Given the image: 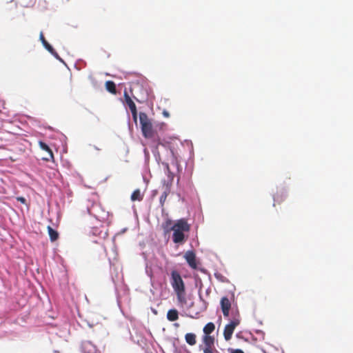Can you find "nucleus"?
Returning a JSON list of instances; mask_svg holds the SVG:
<instances>
[{
	"instance_id": "obj_15",
	"label": "nucleus",
	"mask_w": 353,
	"mask_h": 353,
	"mask_svg": "<svg viewBox=\"0 0 353 353\" xmlns=\"http://www.w3.org/2000/svg\"><path fill=\"white\" fill-rule=\"evenodd\" d=\"M48 234L51 241H55L59 238V233L57 231L54 230L51 226L48 225Z\"/></svg>"
},
{
	"instance_id": "obj_26",
	"label": "nucleus",
	"mask_w": 353,
	"mask_h": 353,
	"mask_svg": "<svg viewBox=\"0 0 353 353\" xmlns=\"http://www.w3.org/2000/svg\"><path fill=\"white\" fill-rule=\"evenodd\" d=\"M163 114L165 117H170V114L168 111L166 110H163Z\"/></svg>"
},
{
	"instance_id": "obj_12",
	"label": "nucleus",
	"mask_w": 353,
	"mask_h": 353,
	"mask_svg": "<svg viewBox=\"0 0 353 353\" xmlns=\"http://www.w3.org/2000/svg\"><path fill=\"white\" fill-rule=\"evenodd\" d=\"M39 39L45 48L52 54H53L55 57L58 58V54L54 51L51 45L46 40L42 32H40Z\"/></svg>"
},
{
	"instance_id": "obj_21",
	"label": "nucleus",
	"mask_w": 353,
	"mask_h": 353,
	"mask_svg": "<svg viewBox=\"0 0 353 353\" xmlns=\"http://www.w3.org/2000/svg\"><path fill=\"white\" fill-rule=\"evenodd\" d=\"M165 168L168 172V181L164 182H170V187L172 186V181L174 179V174L170 171V167L168 163L165 164Z\"/></svg>"
},
{
	"instance_id": "obj_11",
	"label": "nucleus",
	"mask_w": 353,
	"mask_h": 353,
	"mask_svg": "<svg viewBox=\"0 0 353 353\" xmlns=\"http://www.w3.org/2000/svg\"><path fill=\"white\" fill-rule=\"evenodd\" d=\"M163 188H164V191L162 193V194L161 195L160 199H159L160 203H161V206H163V205L166 201L167 196H168V194L170 192V188H171L170 182H163Z\"/></svg>"
},
{
	"instance_id": "obj_13",
	"label": "nucleus",
	"mask_w": 353,
	"mask_h": 353,
	"mask_svg": "<svg viewBox=\"0 0 353 353\" xmlns=\"http://www.w3.org/2000/svg\"><path fill=\"white\" fill-rule=\"evenodd\" d=\"M147 188V183H145V186L141 189L137 188L134 190V201H141L143 198L144 193Z\"/></svg>"
},
{
	"instance_id": "obj_17",
	"label": "nucleus",
	"mask_w": 353,
	"mask_h": 353,
	"mask_svg": "<svg viewBox=\"0 0 353 353\" xmlns=\"http://www.w3.org/2000/svg\"><path fill=\"white\" fill-rule=\"evenodd\" d=\"M185 339L187 343L190 345H194L196 344V335L193 333H188L185 336Z\"/></svg>"
},
{
	"instance_id": "obj_20",
	"label": "nucleus",
	"mask_w": 353,
	"mask_h": 353,
	"mask_svg": "<svg viewBox=\"0 0 353 353\" xmlns=\"http://www.w3.org/2000/svg\"><path fill=\"white\" fill-rule=\"evenodd\" d=\"M39 145L43 150H45L48 152L50 159L54 158L52 150L50 148V147L46 143L40 141L39 142Z\"/></svg>"
},
{
	"instance_id": "obj_18",
	"label": "nucleus",
	"mask_w": 353,
	"mask_h": 353,
	"mask_svg": "<svg viewBox=\"0 0 353 353\" xmlns=\"http://www.w3.org/2000/svg\"><path fill=\"white\" fill-rule=\"evenodd\" d=\"M215 330V325L213 323H208L203 327V332L205 335H210Z\"/></svg>"
},
{
	"instance_id": "obj_27",
	"label": "nucleus",
	"mask_w": 353,
	"mask_h": 353,
	"mask_svg": "<svg viewBox=\"0 0 353 353\" xmlns=\"http://www.w3.org/2000/svg\"><path fill=\"white\" fill-rule=\"evenodd\" d=\"M45 160L48 161L49 159L48 158H45Z\"/></svg>"
},
{
	"instance_id": "obj_1",
	"label": "nucleus",
	"mask_w": 353,
	"mask_h": 353,
	"mask_svg": "<svg viewBox=\"0 0 353 353\" xmlns=\"http://www.w3.org/2000/svg\"><path fill=\"white\" fill-rule=\"evenodd\" d=\"M171 220L166 221L163 226L166 232L173 231L172 240L175 243H182L185 239V232H188L190 229V225L185 219H179L172 227Z\"/></svg>"
},
{
	"instance_id": "obj_19",
	"label": "nucleus",
	"mask_w": 353,
	"mask_h": 353,
	"mask_svg": "<svg viewBox=\"0 0 353 353\" xmlns=\"http://www.w3.org/2000/svg\"><path fill=\"white\" fill-rule=\"evenodd\" d=\"M105 88L108 92H110L112 94H116L117 92L116 85L114 82H113L112 81H106Z\"/></svg>"
},
{
	"instance_id": "obj_10",
	"label": "nucleus",
	"mask_w": 353,
	"mask_h": 353,
	"mask_svg": "<svg viewBox=\"0 0 353 353\" xmlns=\"http://www.w3.org/2000/svg\"><path fill=\"white\" fill-rule=\"evenodd\" d=\"M90 233L95 236L105 239L108 236V232L103 227H93L90 230Z\"/></svg>"
},
{
	"instance_id": "obj_24",
	"label": "nucleus",
	"mask_w": 353,
	"mask_h": 353,
	"mask_svg": "<svg viewBox=\"0 0 353 353\" xmlns=\"http://www.w3.org/2000/svg\"><path fill=\"white\" fill-rule=\"evenodd\" d=\"M133 118H134V123H137V109H136V106L134 104V116H133Z\"/></svg>"
},
{
	"instance_id": "obj_22",
	"label": "nucleus",
	"mask_w": 353,
	"mask_h": 353,
	"mask_svg": "<svg viewBox=\"0 0 353 353\" xmlns=\"http://www.w3.org/2000/svg\"><path fill=\"white\" fill-rule=\"evenodd\" d=\"M124 97L125 99V102L129 108V110L132 113V99L126 92H125Z\"/></svg>"
},
{
	"instance_id": "obj_4",
	"label": "nucleus",
	"mask_w": 353,
	"mask_h": 353,
	"mask_svg": "<svg viewBox=\"0 0 353 353\" xmlns=\"http://www.w3.org/2000/svg\"><path fill=\"white\" fill-rule=\"evenodd\" d=\"M171 285L174 292L185 290V285L180 274L173 270L171 272Z\"/></svg>"
},
{
	"instance_id": "obj_5",
	"label": "nucleus",
	"mask_w": 353,
	"mask_h": 353,
	"mask_svg": "<svg viewBox=\"0 0 353 353\" xmlns=\"http://www.w3.org/2000/svg\"><path fill=\"white\" fill-rule=\"evenodd\" d=\"M239 323H240V321L239 319H234L229 324H227L225 326L224 331H223V336L226 341H229L231 339L235 327Z\"/></svg>"
},
{
	"instance_id": "obj_7",
	"label": "nucleus",
	"mask_w": 353,
	"mask_h": 353,
	"mask_svg": "<svg viewBox=\"0 0 353 353\" xmlns=\"http://www.w3.org/2000/svg\"><path fill=\"white\" fill-rule=\"evenodd\" d=\"M203 341L205 345V348L203 349V352L204 353H213L212 348L214 346V338L210 335H205L203 338Z\"/></svg>"
},
{
	"instance_id": "obj_8",
	"label": "nucleus",
	"mask_w": 353,
	"mask_h": 353,
	"mask_svg": "<svg viewBox=\"0 0 353 353\" xmlns=\"http://www.w3.org/2000/svg\"><path fill=\"white\" fill-rule=\"evenodd\" d=\"M221 307L223 316L225 317H228L229 316V312L231 307V303L226 296L221 298Z\"/></svg>"
},
{
	"instance_id": "obj_2",
	"label": "nucleus",
	"mask_w": 353,
	"mask_h": 353,
	"mask_svg": "<svg viewBox=\"0 0 353 353\" xmlns=\"http://www.w3.org/2000/svg\"><path fill=\"white\" fill-rule=\"evenodd\" d=\"M139 123L143 135L145 138H152L154 136L152 123L145 113L140 112Z\"/></svg>"
},
{
	"instance_id": "obj_16",
	"label": "nucleus",
	"mask_w": 353,
	"mask_h": 353,
	"mask_svg": "<svg viewBox=\"0 0 353 353\" xmlns=\"http://www.w3.org/2000/svg\"><path fill=\"white\" fill-rule=\"evenodd\" d=\"M175 293L176 294L178 301L182 305H185L187 303V300H186V297H185V290L181 291H181L175 292Z\"/></svg>"
},
{
	"instance_id": "obj_3",
	"label": "nucleus",
	"mask_w": 353,
	"mask_h": 353,
	"mask_svg": "<svg viewBox=\"0 0 353 353\" xmlns=\"http://www.w3.org/2000/svg\"><path fill=\"white\" fill-rule=\"evenodd\" d=\"M88 210L90 215L101 222L105 221L108 217V212L105 211L99 203H93Z\"/></svg>"
},
{
	"instance_id": "obj_25",
	"label": "nucleus",
	"mask_w": 353,
	"mask_h": 353,
	"mask_svg": "<svg viewBox=\"0 0 353 353\" xmlns=\"http://www.w3.org/2000/svg\"><path fill=\"white\" fill-rule=\"evenodd\" d=\"M230 353H244V352L240 349H234V350H231Z\"/></svg>"
},
{
	"instance_id": "obj_9",
	"label": "nucleus",
	"mask_w": 353,
	"mask_h": 353,
	"mask_svg": "<svg viewBox=\"0 0 353 353\" xmlns=\"http://www.w3.org/2000/svg\"><path fill=\"white\" fill-rule=\"evenodd\" d=\"M82 353H97V348L92 342L87 341L82 343Z\"/></svg>"
},
{
	"instance_id": "obj_6",
	"label": "nucleus",
	"mask_w": 353,
	"mask_h": 353,
	"mask_svg": "<svg viewBox=\"0 0 353 353\" xmlns=\"http://www.w3.org/2000/svg\"><path fill=\"white\" fill-rule=\"evenodd\" d=\"M184 258L191 268L194 270L197 268L196 254L193 251L186 252L184 254Z\"/></svg>"
},
{
	"instance_id": "obj_23",
	"label": "nucleus",
	"mask_w": 353,
	"mask_h": 353,
	"mask_svg": "<svg viewBox=\"0 0 353 353\" xmlns=\"http://www.w3.org/2000/svg\"><path fill=\"white\" fill-rule=\"evenodd\" d=\"M17 200L23 204H26V199L23 196L17 197Z\"/></svg>"
},
{
	"instance_id": "obj_14",
	"label": "nucleus",
	"mask_w": 353,
	"mask_h": 353,
	"mask_svg": "<svg viewBox=\"0 0 353 353\" xmlns=\"http://www.w3.org/2000/svg\"><path fill=\"white\" fill-rule=\"evenodd\" d=\"M167 319L170 321H175L179 319V312L176 309H171L167 313Z\"/></svg>"
}]
</instances>
